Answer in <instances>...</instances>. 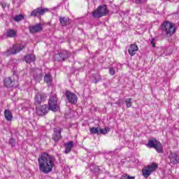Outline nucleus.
<instances>
[{
  "instance_id": "ddd939ff",
  "label": "nucleus",
  "mask_w": 179,
  "mask_h": 179,
  "mask_svg": "<svg viewBox=\"0 0 179 179\" xmlns=\"http://www.w3.org/2000/svg\"><path fill=\"white\" fill-rule=\"evenodd\" d=\"M69 57V52L68 51H64L59 54H57L55 56V59L57 61H65V59H68Z\"/></svg>"
},
{
  "instance_id": "9b49d317",
  "label": "nucleus",
  "mask_w": 179,
  "mask_h": 179,
  "mask_svg": "<svg viewBox=\"0 0 179 179\" xmlns=\"http://www.w3.org/2000/svg\"><path fill=\"white\" fill-rule=\"evenodd\" d=\"M169 164H179V155L177 152H172L169 155Z\"/></svg>"
},
{
  "instance_id": "4be33fe9",
  "label": "nucleus",
  "mask_w": 179,
  "mask_h": 179,
  "mask_svg": "<svg viewBox=\"0 0 179 179\" xmlns=\"http://www.w3.org/2000/svg\"><path fill=\"white\" fill-rule=\"evenodd\" d=\"M16 34H17V31L15 29H8L6 32V36L9 38L16 37Z\"/></svg>"
},
{
  "instance_id": "f3484780",
  "label": "nucleus",
  "mask_w": 179,
  "mask_h": 179,
  "mask_svg": "<svg viewBox=\"0 0 179 179\" xmlns=\"http://www.w3.org/2000/svg\"><path fill=\"white\" fill-rule=\"evenodd\" d=\"M4 85L6 87H13L15 85V80H13L10 77L5 78Z\"/></svg>"
},
{
  "instance_id": "dca6fc26",
  "label": "nucleus",
  "mask_w": 179,
  "mask_h": 179,
  "mask_svg": "<svg viewBox=\"0 0 179 179\" xmlns=\"http://www.w3.org/2000/svg\"><path fill=\"white\" fill-rule=\"evenodd\" d=\"M52 139L55 142H58L61 139V129H55Z\"/></svg>"
},
{
  "instance_id": "f8f14e48",
  "label": "nucleus",
  "mask_w": 179,
  "mask_h": 179,
  "mask_svg": "<svg viewBox=\"0 0 179 179\" xmlns=\"http://www.w3.org/2000/svg\"><path fill=\"white\" fill-rule=\"evenodd\" d=\"M23 48H24V45L22 44H15L10 49V52L13 55L17 54V52H20Z\"/></svg>"
},
{
  "instance_id": "bb28decb",
  "label": "nucleus",
  "mask_w": 179,
  "mask_h": 179,
  "mask_svg": "<svg viewBox=\"0 0 179 179\" xmlns=\"http://www.w3.org/2000/svg\"><path fill=\"white\" fill-rule=\"evenodd\" d=\"M110 132V129L105 128V129H99V135H101L103 134V135H106V134H108Z\"/></svg>"
},
{
  "instance_id": "c756f323",
  "label": "nucleus",
  "mask_w": 179,
  "mask_h": 179,
  "mask_svg": "<svg viewBox=\"0 0 179 179\" xmlns=\"http://www.w3.org/2000/svg\"><path fill=\"white\" fill-rule=\"evenodd\" d=\"M9 143L10 145H11V146H15L16 145V141L13 138H10L9 141Z\"/></svg>"
},
{
  "instance_id": "7ed1b4c3",
  "label": "nucleus",
  "mask_w": 179,
  "mask_h": 179,
  "mask_svg": "<svg viewBox=\"0 0 179 179\" xmlns=\"http://www.w3.org/2000/svg\"><path fill=\"white\" fill-rule=\"evenodd\" d=\"M146 146L150 148L155 149L158 153H162L163 152V146L162 145V143H160L156 138L149 140Z\"/></svg>"
},
{
  "instance_id": "2eb2a0df",
  "label": "nucleus",
  "mask_w": 179,
  "mask_h": 179,
  "mask_svg": "<svg viewBox=\"0 0 179 179\" xmlns=\"http://www.w3.org/2000/svg\"><path fill=\"white\" fill-rule=\"evenodd\" d=\"M138 45H136V44L134 43L130 45V47L128 50L129 55H131V57H134V55L136 54V51H138Z\"/></svg>"
},
{
  "instance_id": "f03ea898",
  "label": "nucleus",
  "mask_w": 179,
  "mask_h": 179,
  "mask_svg": "<svg viewBox=\"0 0 179 179\" xmlns=\"http://www.w3.org/2000/svg\"><path fill=\"white\" fill-rule=\"evenodd\" d=\"M161 30L164 34L171 37V36L176 33V27L171 22H165L162 24Z\"/></svg>"
},
{
  "instance_id": "e433bc0d",
  "label": "nucleus",
  "mask_w": 179,
  "mask_h": 179,
  "mask_svg": "<svg viewBox=\"0 0 179 179\" xmlns=\"http://www.w3.org/2000/svg\"><path fill=\"white\" fill-rule=\"evenodd\" d=\"M168 1H171V0H168Z\"/></svg>"
},
{
  "instance_id": "20e7f679",
  "label": "nucleus",
  "mask_w": 179,
  "mask_h": 179,
  "mask_svg": "<svg viewBox=\"0 0 179 179\" xmlns=\"http://www.w3.org/2000/svg\"><path fill=\"white\" fill-rule=\"evenodd\" d=\"M108 13V10L107 7L103 6H99L98 8L93 11L92 16L93 17L99 19V17H103V16H106Z\"/></svg>"
},
{
  "instance_id": "7c9ffc66",
  "label": "nucleus",
  "mask_w": 179,
  "mask_h": 179,
  "mask_svg": "<svg viewBox=\"0 0 179 179\" xmlns=\"http://www.w3.org/2000/svg\"><path fill=\"white\" fill-rule=\"evenodd\" d=\"M109 73L110 75H115V70H114V69L111 68L109 69Z\"/></svg>"
},
{
  "instance_id": "9d476101",
  "label": "nucleus",
  "mask_w": 179,
  "mask_h": 179,
  "mask_svg": "<svg viewBox=\"0 0 179 179\" xmlns=\"http://www.w3.org/2000/svg\"><path fill=\"white\" fill-rule=\"evenodd\" d=\"M66 97L69 103H71V104H75V103L78 101V96H76V94L69 91L66 92Z\"/></svg>"
},
{
  "instance_id": "412c9836",
  "label": "nucleus",
  "mask_w": 179,
  "mask_h": 179,
  "mask_svg": "<svg viewBox=\"0 0 179 179\" xmlns=\"http://www.w3.org/2000/svg\"><path fill=\"white\" fill-rule=\"evenodd\" d=\"M34 61H36V56L34 55H27L25 56L27 64H31V62H34Z\"/></svg>"
},
{
  "instance_id": "c85d7f7f",
  "label": "nucleus",
  "mask_w": 179,
  "mask_h": 179,
  "mask_svg": "<svg viewBox=\"0 0 179 179\" xmlns=\"http://www.w3.org/2000/svg\"><path fill=\"white\" fill-rule=\"evenodd\" d=\"M120 179H135V177L134 176H128L127 174H123L122 176V177L120 178Z\"/></svg>"
},
{
  "instance_id": "393cba45",
  "label": "nucleus",
  "mask_w": 179,
  "mask_h": 179,
  "mask_svg": "<svg viewBox=\"0 0 179 179\" xmlns=\"http://www.w3.org/2000/svg\"><path fill=\"white\" fill-rule=\"evenodd\" d=\"M44 80H45V82H46V83H48V84L51 83V80H52V78L51 77V75H50V74H46V75L45 76Z\"/></svg>"
},
{
  "instance_id": "a211bd4d",
  "label": "nucleus",
  "mask_w": 179,
  "mask_h": 179,
  "mask_svg": "<svg viewBox=\"0 0 179 179\" xmlns=\"http://www.w3.org/2000/svg\"><path fill=\"white\" fill-rule=\"evenodd\" d=\"M4 117L6 121H12V120H13V115H12V112L8 109L4 110Z\"/></svg>"
},
{
  "instance_id": "2f4dec72",
  "label": "nucleus",
  "mask_w": 179,
  "mask_h": 179,
  "mask_svg": "<svg viewBox=\"0 0 179 179\" xmlns=\"http://www.w3.org/2000/svg\"><path fill=\"white\" fill-rule=\"evenodd\" d=\"M135 3H142L145 2L146 0H133Z\"/></svg>"
},
{
  "instance_id": "a878e982",
  "label": "nucleus",
  "mask_w": 179,
  "mask_h": 179,
  "mask_svg": "<svg viewBox=\"0 0 179 179\" xmlns=\"http://www.w3.org/2000/svg\"><path fill=\"white\" fill-rule=\"evenodd\" d=\"M124 102L128 108H129V107L132 106V99H131V98L125 99Z\"/></svg>"
},
{
  "instance_id": "5701e85b",
  "label": "nucleus",
  "mask_w": 179,
  "mask_h": 179,
  "mask_svg": "<svg viewBox=\"0 0 179 179\" xmlns=\"http://www.w3.org/2000/svg\"><path fill=\"white\" fill-rule=\"evenodd\" d=\"M90 134H97V135H100V128L97 127H92L90 129Z\"/></svg>"
},
{
  "instance_id": "aec40b11",
  "label": "nucleus",
  "mask_w": 179,
  "mask_h": 179,
  "mask_svg": "<svg viewBox=\"0 0 179 179\" xmlns=\"http://www.w3.org/2000/svg\"><path fill=\"white\" fill-rule=\"evenodd\" d=\"M59 22L62 26H68L71 24V20L68 17H62L59 18Z\"/></svg>"
},
{
  "instance_id": "1a4fd4ad",
  "label": "nucleus",
  "mask_w": 179,
  "mask_h": 179,
  "mask_svg": "<svg viewBox=\"0 0 179 179\" xmlns=\"http://www.w3.org/2000/svg\"><path fill=\"white\" fill-rule=\"evenodd\" d=\"M43 25L41 24H36L35 25H31L29 27V32L31 34H34L36 33H40L43 31Z\"/></svg>"
},
{
  "instance_id": "f257e3e1",
  "label": "nucleus",
  "mask_w": 179,
  "mask_h": 179,
  "mask_svg": "<svg viewBox=\"0 0 179 179\" xmlns=\"http://www.w3.org/2000/svg\"><path fill=\"white\" fill-rule=\"evenodd\" d=\"M39 171L48 174L55 167V157L47 152H43L38 158Z\"/></svg>"
},
{
  "instance_id": "4468645a",
  "label": "nucleus",
  "mask_w": 179,
  "mask_h": 179,
  "mask_svg": "<svg viewBox=\"0 0 179 179\" xmlns=\"http://www.w3.org/2000/svg\"><path fill=\"white\" fill-rule=\"evenodd\" d=\"M49 110L50 108L47 105H43L42 106L36 108V113L38 115H45V114L48 113Z\"/></svg>"
},
{
  "instance_id": "f704fd0d",
  "label": "nucleus",
  "mask_w": 179,
  "mask_h": 179,
  "mask_svg": "<svg viewBox=\"0 0 179 179\" xmlns=\"http://www.w3.org/2000/svg\"><path fill=\"white\" fill-rule=\"evenodd\" d=\"M153 41H155V40H154V39H152V41H151V44H152V46L155 48V47H156V44L154 43Z\"/></svg>"
},
{
  "instance_id": "6ab92c4d",
  "label": "nucleus",
  "mask_w": 179,
  "mask_h": 179,
  "mask_svg": "<svg viewBox=\"0 0 179 179\" xmlns=\"http://www.w3.org/2000/svg\"><path fill=\"white\" fill-rule=\"evenodd\" d=\"M65 150H64V153H66V155H68V153H69L71 152V150H72V148H73V141H69L67 143H65Z\"/></svg>"
},
{
  "instance_id": "6e6552de",
  "label": "nucleus",
  "mask_w": 179,
  "mask_h": 179,
  "mask_svg": "<svg viewBox=\"0 0 179 179\" xmlns=\"http://www.w3.org/2000/svg\"><path fill=\"white\" fill-rule=\"evenodd\" d=\"M47 96H45V94L42 92H38L35 96V104L36 106H40L41 103H43V101H45V99Z\"/></svg>"
},
{
  "instance_id": "0eeeda50",
  "label": "nucleus",
  "mask_w": 179,
  "mask_h": 179,
  "mask_svg": "<svg viewBox=\"0 0 179 179\" xmlns=\"http://www.w3.org/2000/svg\"><path fill=\"white\" fill-rule=\"evenodd\" d=\"M47 12H48V8H38L31 13V16H36L37 17H39V16L44 15V13H47Z\"/></svg>"
},
{
  "instance_id": "423d86ee",
  "label": "nucleus",
  "mask_w": 179,
  "mask_h": 179,
  "mask_svg": "<svg viewBox=\"0 0 179 179\" xmlns=\"http://www.w3.org/2000/svg\"><path fill=\"white\" fill-rule=\"evenodd\" d=\"M157 169V164H152L148 166L144 167L142 170L143 176L145 178H148V177Z\"/></svg>"
},
{
  "instance_id": "b1692460",
  "label": "nucleus",
  "mask_w": 179,
  "mask_h": 179,
  "mask_svg": "<svg viewBox=\"0 0 179 179\" xmlns=\"http://www.w3.org/2000/svg\"><path fill=\"white\" fill-rule=\"evenodd\" d=\"M36 72L38 74L36 76H34V79L36 80V82H40L41 80V78H43V76L41 75V71L37 70Z\"/></svg>"
},
{
  "instance_id": "cd10ccee",
  "label": "nucleus",
  "mask_w": 179,
  "mask_h": 179,
  "mask_svg": "<svg viewBox=\"0 0 179 179\" xmlns=\"http://www.w3.org/2000/svg\"><path fill=\"white\" fill-rule=\"evenodd\" d=\"M24 17H23L22 15H15L14 17V20L15 22H20V20H22V19H24Z\"/></svg>"
},
{
  "instance_id": "39448f33",
  "label": "nucleus",
  "mask_w": 179,
  "mask_h": 179,
  "mask_svg": "<svg viewBox=\"0 0 179 179\" xmlns=\"http://www.w3.org/2000/svg\"><path fill=\"white\" fill-rule=\"evenodd\" d=\"M48 106L49 110L54 111V113H56V111L59 110V106H58V98L57 97V95L54 94L50 96L48 101Z\"/></svg>"
},
{
  "instance_id": "c9c22d12",
  "label": "nucleus",
  "mask_w": 179,
  "mask_h": 179,
  "mask_svg": "<svg viewBox=\"0 0 179 179\" xmlns=\"http://www.w3.org/2000/svg\"><path fill=\"white\" fill-rule=\"evenodd\" d=\"M1 6L4 9V8H6V3H3V4H1Z\"/></svg>"
},
{
  "instance_id": "72a5a7b5",
  "label": "nucleus",
  "mask_w": 179,
  "mask_h": 179,
  "mask_svg": "<svg viewBox=\"0 0 179 179\" xmlns=\"http://www.w3.org/2000/svg\"><path fill=\"white\" fill-rule=\"evenodd\" d=\"M153 41H155V40H154V39H152V41H151V44H152V46L155 48V47H156V44L154 43Z\"/></svg>"
},
{
  "instance_id": "473e14b6",
  "label": "nucleus",
  "mask_w": 179,
  "mask_h": 179,
  "mask_svg": "<svg viewBox=\"0 0 179 179\" xmlns=\"http://www.w3.org/2000/svg\"><path fill=\"white\" fill-rule=\"evenodd\" d=\"M153 41H155V40H154V39H152V41H151V44H152V46L155 48V47H156V44L154 43Z\"/></svg>"
}]
</instances>
